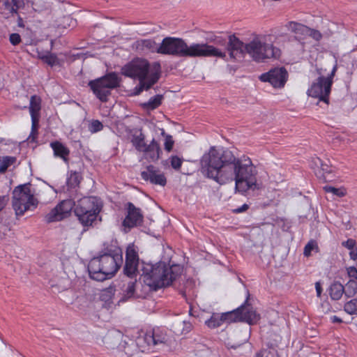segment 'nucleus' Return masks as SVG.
Here are the masks:
<instances>
[{"instance_id":"nucleus-30","label":"nucleus","mask_w":357,"mask_h":357,"mask_svg":"<svg viewBox=\"0 0 357 357\" xmlns=\"http://www.w3.org/2000/svg\"><path fill=\"white\" fill-rule=\"evenodd\" d=\"M131 142L135 149L139 151H142L146 146L144 143V136L140 132L138 135H133L131 139Z\"/></svg>"},{"instance_id":"nucleus-37","label":"nucleus","mask_w":357,"mask_h":357,"mask_svg":"<svg viewBox=\"0 0 357 357\" xmlns=\"http://www.w3.org/2000/svg\"><path fill=\"white\" fill-rule=\"evenodd\" d=\"M318 248L317 244L314 241H310L305 246L303 254L305 257H309L311 255V252L314 250H317Z\"/></svg>"},{"instance_id":"nucleus-38","label":"nucleus","mask_w":357,"mask_h":357,"mask_svg":"<svg viewBox=\"0 0 357 357\" xmlns=\"http://www.w3.org/2000/svg\"><path fill=\"white\" fill-rule=\"evenodd\" d=\"M321 165H323V162L319 158H314L312 159L311 166L312 168L314 169L317 176H319V173L317 172V171Z\"/></svg>"},{"instance_id":"nucleus-5","label":"nucleus","mask_w":357,"mask_h":357,"mask_svg":"<svg viewBox=\"0 0 357 357\" xmlns=\"http://www.w3.org/2000/svg\"><path fill=\"white\" fill-rule=\"evenodd\" d=\"M122 263V251L119 248L108 250L107 252L90 260L88 265L89 275L93 280L103 281L112 278Z\"/></svg>"},{"instance_id":"nucleus-9","label":"nucleus","mask_w":357,"mask_h":357,"mask_svg":"<svg viewBox=\"0 0 357 357\" xmlns=\"http://www.w3.org/2000/svg\"><path fill=\"white\" fill-rule=\"evenodd\" d=\"M119 84L118 75L114 73H109L89 82L93 93L101 102H107L108 96L111 94V90L117 87Z\"/></svg>"},{"instance_id":"nucleus-23","label":"nucleus","mask_w":357,"mask_h":357,"mask_svg":"<svg viewBox=\"0 0 357 357\" xmlns=\"http://www.w3.org/2000/svg\"><path fill=\"white\" fill-rule=\"evenodd\" d=\"M50 146L53 149L55 156L59 157L62 158L64 162H68V156L70 153V151L64 144L56 141L52 142Z\"/></svg>"},{"instance_id":"nucleus-53","label":"nucleus","mask_w":357,"mask_h":357,"mask_svg":"<svg viewBox=\"0 0 357 357\" xmlns=\"http://www.w3.org/2000/svg\"><path fill=\"white\" fill-rule=\"evenodd\" d=\"M263 354L261 352H257L254 357H262Z\"/></svg>"},{"instance_id":"nucleus-3","label":"nucleus","mask_w":357,"mask_h":357,"mask_svg":"<svg viewBox=\"0 0 357 357\" xmlns=\"http://www.w3.org/2000/svg\"><path fill=\"white\" fill-rule=\"evenodd\" d=\"M142 277L145 284L153 290L171 285L182 273L180 265L160 261L155 264H143Z\"/></svg>"},{"instance_id":"nucleus-24","label":"nucleus","mask_w":357,"mask_h":357,"mask_svg":"<svg viewBox=\"0 0 357 357\" xmlns=\"http://www.w3.org/2000/svg\"><path fill=\"white\" fill-rule=\"evenodd\" d=\"M242 310H243V305H241L233 311L222 313L223 323H231L241 321L240 312Z\"/></svg>"},{"instance_id":"nucleus-34","label":"nucleus","mask_w":357,"mask_h":357,"mask_svg":"<svg viewBox=\"0 0 357 357\" xmlns=\"http://www.w3.org/2000/svg\"><path fill=\"white\" fill-rule=\"evenodd\" d=\"M344 311L349 314H357V298L347 302L344 307Z\"/></svg>"},{"instance_id":"nucleus-44","label":"nucleus","mask_w":357,"mask_h":357,"mask_svg":"<svg viewBox=\"0 0 357 357\" xmlns=\"http://www.w3.org/2000/svg\"><path fill=\"white\" fill-rule=\"evenodd\" d=\"M21 41L20 36L18 33H12L10 35V42L12 45H16Z\"/></svg>"},{"instance_id":"nucleus-25","label":"nucleus","mask_w":357,"mask_h":357,"mask_svg":"<svg viewBox=\"0 0 357 357\" xmlns=\"http://www.w3.org/2000/svg\"><path fill=\"white\" fill-rule=\"evenodd\" d=\"M19 8H20V7H17L13 1L10 2L9 0H3L0 6L1 13L5 15L17 13Z\"/></svg>"},{"instance_id":"nucleus-6","label":"nucleus","mask_w":357,"mask_h":357,"mask_svg":"<svg viewBox=\"0 0 357 357\" xmlns=\"http://www.w3.org/2000/svg\"><path fill=\"white\" fill-rule=\"evenodd\" d=\"M245 52L256 62L278 59L280 50L275 47L268 35H257L245 43Z\"/></svg>"},{"instance_id":"nucleus-19","label":"nucleus","mask_w":357,"mask_h":357,"mask_svg":"<svg viewBox=\"0 0 357 357\" xmlns=\"http://www.w3.org/2000/svg\"><path fill=\"white\" fill-rule=\"evenodd\" d=\"M245 47V43L241 42L234 36H229L227 49L229 51L231 57L235 59L238 56H241L246 53Z\"/></svg>"},{"instance_id":"nucleus-27","label":"nucleus","mask_w":357,"mask_h":357,"mask_svg":"<svg viewBox=\"0 0 357 357\" xmlns=\"http://www.w3.org/2000/svg\"><path fill=\"white\" fill-rule=\"evenodd\" d=\"M38 58L50 66L59 64V59L56 55L48 52L45 53H39Z\"/></svg>"},{"instance_id":"nucleus-52","label":"nucleus","mask_w":357,"mask_h":357,"mask_svg":"<svg viewBox=\"0 0 357 357\" xmlns=\"http://www.w3.org/2000/svg\"><path fill=\"white\" fill-rule=\"evenodd\" d=\"M331 320L333 323H341L342 321L340 318L335 315L331 317Z\"/></svg>"},{"instance_id":"nucleus-18","label":"nucleus","mask_w":357,"mask_h":357,"mask_svg":"<svg viewBox=\"0 0 357 357\" xmlns=\"http://www.w3.org/2000/svg\"><path fill=\"white\" fill-rule=\"evenodd\" d=\"M132 47L139 52H156L159 54L160 44H157L153 39H140L136 40Z\"/></svg>"},{"instance_id":"nucleus-49","label":"nucleus","mask_w":357,"mask_h":357,"mask_svg":"<svg viewBox=\"0 0 357 357\" xmlns=\"http://www.w3.org/2000/svg\"><path fill=\"white\" fill-rule=\"evenodd\" d=\"M349 256L350 258L353 260L357 259V247L352 250H350Z\"/></svg>"},{"instance_id":"nucleus-20","label":"nucleus","mask_w":357,"mask_h":357,"mask_svg":"<svg viewBox=\"0 0 357 357\" xmlns=\"http://www.w3.org/2000/svg\"><path fill=\"white\" fill-rule=\"evenodd\" d=\"M287 27L289 31L294 33V37L296 40L300 41L301 43H305L303 40L307 38L309 27L295 22H289Z\"/></svg>"},{"instance_id":"nucleus-31","label":"nucleus","mask_w":357,"mask_h":357,"mask_svg":"<svg viewBox=\"0 0 357 357\" xmlns=\"http://www.w3.org/2000/svg\"><path fill=\"white\" fill-rule=\"evenodd\" d=\"M82 179V176L79 173L77 172H70V176L67 178V184L70 188L77 187Z\"/></svg>"},{"instance_id":"nucleus-29","label":"nucleus","mask_w":357,"mask_h":357,"mask_svg":"<svg viewBox=\"0 0 357 357\" xmlns=\"http://www.w3.org/2000/svg\"><path fill=\"white\" fill-rule=\"evenodd\" d=\"M223 324L222 314L213 313L211 318L205 321V324L210 328H215Z\"/></svg>"},{"instance_id":"nucleus-42","label":"nucleus","mask_w":357,"mask_h":357,"mask_svg":"<svg viewBox=\"0 0 357 357\" xmlns=\"http://www.w3.org/2000/svg\"><path fill=\"white\" fill-rule=\"evenodd\" d=\"M179 325H183V328L181 329V333H188L192 329V324L188 321H183L181 323H179Z\"/></svg>"},{"instance_id":"nucleus-11","label":"nucleus","mask_w":357,"mask_h":357,"mask_svg":"<svg viewBox=\"0 0 357 357\" xmlns=\"http://www.w3.org/2000/svg\"><path fill=\"white\" fill-rule=\"evenodd\" d=\"M74 207L75 203L73 199L63 200L46 215V220L48 222L60 221L67 217Z\"/></svg>"},{"instance_id":"nucleus-28","label":"nucleus","mask_w":357,"mask_h":357,"mask_svg":"<svg viewBox=\"0 0 357 357\" xmlns=\"http://www.w3.org/2000/svg\"><path fill=\"white\" fill-rule=\"evenodd\" d=\"M162 98L161 95H156L151 97L148 102L142 104V107L149 110L155 109L161 105Z\"/></svg>"},{"instance_id":"nucleus-10","label":"nucleus","mask_w":357,"mask_h":357,"mask_svg":"<svg viewBox=\"0 0 357 357\" xmlns=\"http://www.w3.org/2000/svg\"><path fill=\"white\" fill-rule=\"evenodd\" d=\"M336 70L337 66L335 65L333 67L331 72L326 77L320 75L308 89V96L319 98L320 100L327 102ZM319 74L321 75V73L319 72Z\"/></svg>"},{"instance_id":"nucleus-46","label":"nucleus","mask_w":357,"mask_h":357,"mask_svg":"<svg viewBox=\"0 0 357 357\" xmlns=\"http://www.w3.org/2000/svg\"><path fill=\"white\" fill-rule=\"evenodd\" d=\"M8 201L7 196H0V211L6 206Z\"/></svg>"},{"instance_id":"nucleus-26","label":"nucleus","mask_w":357,"mask_h":357,"mask_svg":"<svg viewBox=\"0 0 357 357\" xmlns=\"http://www.w3.org/2000/svg\"><path fill=\"white\" fill-rule=\"evenodd\" d=\"M344 292V287L340 282H334L329 289V294L333 300L337 301L341 298Z\"/></svg>"},{"instance_id":"nucleus-51","label":"nucleus","mask_w":357,"mask_h":357,"mask_svg":"<svg viewBox=\"0 0 357 357\" xmlns=\"http://www.w3.org/2000/svg\"><path fill=\"white\" fill-rule=\"evenodd\" d=\"M17 7H22L24 5V0H12Z\"/></svg>"},{"instance_id":"nucleus-41","label":"nucleus","mask_w":357,"mask_h":357,"mask_svg":"<svg viewBox=\"0 0 357 357\" xmlns=\"http://www.w3.org/2000/svg\"><path fill=\"white\" fill-rule=\"evenodd\" d=\"M342 245L349 250L356 248V242L352 238H349L346 241H343Z\"/></svg>"},{"instance_id":"nucleus-39","label":"nucleus","mask_w":357,"mask_h":357,"mask_svg":"<svg viewBox=\"0 0 357 357\" xmlns=\"http://www.w3.org/2000/svg\"><path fill=\"white\" fill-rule=\"evenodd\" d=\"M171 165L175 169H178L182 164V160L178 156H172L170 159Z\"/></svg>"},{"instance_id":"nucleus-33","label":"nucleus","mask_w":357,"mask_h":357,"mask_svg":"<svg viewBox=\"0 0 357 357\" xmlns=\"http://www.w3.org/2000/svg\"><path fill=\"white\" fill-rule=\"evenodd\" d=\"M135 285H136V282H130L128 284L126 290L125 291V294H124L123 300H126V299L131 298L138 297L135 294Z\"/></svg>"},{"instance_id":"nucleus-45","label":"nucleus","mask_w":357,"mask_h":357,"mask_svg":"<svg viewBox=\"0 0 357 357\" xmlns=\"http://www.w3.org/2000/svg\"><path fill=\"white\" fill-rule=\"evenodd\" d=\"M347 273L350 278L353 280L357 279V268L354 266L347 268Z\"/></svg>"},{"instance_id":"nucleus-21","label":"nucleus","mask_w":357,"mask_h":357,"mask_svg":"<svg viewBox=\"0 0 357 357\" xmlns=\"http://www.w3.org/2000/svg\"><path fill=\"white\" fill-rule=\"evenodd\" d=\"M247 302L248 299L245 301V303L242 305H243V310H241L240 317L241 321H245L249 324H253L259 319V315L250 306H245Z\"/></svg>"},{"instance_id":"nucleus-7","label":"nucleus","mask_w":357,"mask_h":357,"mask_svg":"<svg viewBox=\"0 0 357 357\" xmlns=\"http://www.w3.org/2000/svg\"><path fill=\"white\" fill-rule=\"evenodd\" d=\"M38 201L31 190L30 184L17 186L13 192V208L17 216H21L27 211H33Z\"/></svg>"},{"instance_id":"nucleus-35","label":"nucleus","mask_w":357,"mask_h":357,"mask_svg":"<svg viewBox=\"0 0 357 357\" xmlns=\"http://www.w3.org/2000/svg\"><path fill=\"white\" fill-rule=\"evenodd\" d=\"M324 190L328 193H332L339 197H344L346 194L345 190L341 188H336L333 186L326 185L324 187Z\"/></svg>"},{"instance_id":"nucleus-47","label":"nucleus","mask_w":357,"mask_h":357,"mask_svg":"<svg viewBox=\"0 0 357 357\" xmlns=\"http://www.w3.org/2000/svg\"><path fill=\"white\" fill-rule=\"evenodd\" d=\"M174 142L171 139H166L165 142V149L170 151L173 147Z\"/></svg>"},{"instance_id":"nucleus-43","label":"nucleus","mask_w":357,"mask_h":357,"mask_svg":"<svg viewBox=\"0 0 357 357\" xmlns=\"http://www.w3.org/2000/svg\"><path fill=\"white\" fill-rule=\"evenodd\" d=\"M321 171L323 172V175L325 173H331L332 172L331 167L326 163L323 162V165H321L320 167L318 169V173H319V177H321L322 175H321Z\"/></svg>"},{"instance_id":"nucleus-15","label":"nucleus","mask_w":357,"mask_h":357,"mask_svg":"<svg viewBox=\"0 0 357 357\" xmlns=\"http://www.w3.org/2000/svg\"><path fill=\"white\" fill-rule=\"evenodd\" d=\"M141 176L144 181L155 185L165 186L167 183L165 174L153 165L148 166L146 170L142 172Z\"/></svg>"},{"instance_id":"nucleus-50","label":"nucleus","mask_w":357,"mask_h":357,"mask_svg":"<svg viewBox=\"0 0 357 357\" xmlns=\"http://www.w3.org/2000/svg\"><path fill=\"white\" fill-rule=\"evenodd\" d=\"M315 289H316L317 296L318 297H320L321 294V291H322V288H321V284H320V283L319 282H317L315 283Z\"/></svg>"},{"instance_id":"nucleus-2","label":"nucleus","mask_w":357,"mask_h":357,"mask_svg":"<svg viewBox=\"0 0 357 357\" xmlns=\"http://www.w3.org/2000/svg\"><path fill=\"white\" fill-rule=\"evenodd\" d=\"M159 54L178 57L225 58V52L207 43L188 45L183 39L176 37L165 38L159 47Z\"/></svg>"},{"instance_id":"nucleus-40","label":"nucleus","mask_w":357,"mask_h":357,"mask_svg":"<svg viewBox=\"0 0 357 357\" xmlns=\"http://www.w3.org/2000/svg\"><path fill=\"white\" fill-rule=\"evenodd\" d=\"M307 37H311L315 40L318 41L321 38V34L319 31L309 28Z\"/></svg>"},{"instance_id":"nucleus-32","label":"nucleus","mask_w":357,"mask_h":357,"mask_svg":"<svg viewBox=\"0 0 357 357\" xmlns=\"http://www.w3.org/2000/svg\"><path fill=\"white\" fill-rule=\"evenodd\" d=\"M15 161L16 158L12 156H6L0 158V173H4Z\"/></svg>"},{"instance_id":"nucleus-22","label":"nucleus","mask_w":357,"mask_h":357,"mask_svg":"<svg viewBox=\"0 0 357 357\" xmlns=\"http://www.w3.org/2000/svg\"><path fill=\"white\" fill-rule=\"evenodd\" d=\"M160 151V146L154 139L149 145H146L144 149L142 150L146 158L151 161H155L159 158Z\"/></svg>"},{"instance_id":"nucleus-48","label":"nucleus","mask_w":357,"mask_h":357,"mask_svg":"<svg viewBox=\"0 0 357 357\" xmlns=\"http://www.w3.org/2000/svg\"><path fill=\"white\" fill-rule=\"evenodd\" d=\"M248 209V205L246 204H243L241 206L234 209V212L236 213H243Z\"/></svg>"},{"instance_id":"nucleus-16","label":"nucleus","mask_w":357,"mask_h":357,"mask_svg":"<svg viewBox=\"0 0 357 357\" xmlns=\"http://www.w3.org/2000/svg\"><path fill=\"white\" fill-rule=\"evenodd\" d=\"M142 340L147 344L149 349L158 346H165L167 340V335L160 329H153L152 332L146 333Z\"/></svg>"},{"instance_id":"nucleus-36","label":"nucleus","mask_w":357,"mask_h":357,"mask_svg":"<svg viewBox=\"0 0 357 357\" xmlns=\"http://www.w3.org/2000/svg\"><path fill=\"white\" fill-rule=\"evenodd\" d=\"M103 128L102 123L98 121V120H93L90 122L89 125V130L91 133H96L100 130H102Z\"/></svg>"},{"instance_id":"nucleus-4","label":"nucleus","mask_w":357,"mask_h":357,"mask_svg":"<svg viewBox=\"0 0 357 357\" xmlns=\"http://www.w3.org/2000/svg\"><path fill=\"white\" fill-rule=\"evenodd\" d=\"M121 70L125 76L139 79V84L134 89V93L139 95L143 90L149 89L158 82L160 66L157 63L150 66L146 60L137 59L124 66Z\"/></svg>"},{"instance_id":"nucleus-12","label":"nucleus","mask_w":357,"mask_h":357,"mask_svg":"<svg viewBox=\"0 0 357 357\" xmlns=\"http://www.w3.org/2000/svg\"><path fill=\"white\" fill-rule=\"evenodd\" d=\"M288 73L284 68H278L260 75L261 82H269L274 88L283 87L287 80Z\"/></svg>"},{"instance_id":"nucleus-14","label":"nucleus","mask_w":357,"mask_h":357,"mask_svg":"<svg viewBox=\"0 0 357 357\" xmlns=\"http://www.w3.org/2000/svg\"><path fill=\"white\" fill-rule=\"evenodd\" d=\"M139 264V257L137 251L133 244L128 246L126 253V264L124 273L130 278L135 275Z\"/></svg>"},{"instance_id":"nucleus-17","label":"nucleus","mask_w":357,"mask_h":357,"mask_svg":"<svg viewBox=\"0 0 357 357\" xmlns=\"http://www.w3.org/2000/svg\"><path fill=\"white\" fill-rule=\"evenodd\" d=\"M128 213L123 220V225L126 227L132 228L141 224L143 220V215L139 208L131 203L127 204Z\"/></svg>"},{"instance_id":"nucleus-1","label":"nucleus","mask_w":357,"mask_h":357,"mask_svg":"<svg viewBox=\"0 0 357 357\" xmlns=\"http://www.w3.org/2000/svg\"><path fill=\"white\" fill-rule=\"evenodd\" d=\"M201 164L202 174L220 185L234 181L236 190L242 194L259 188L256 167L248 157L236 158L229 151L211 147Z\"/></svg>"},{"instance_id":"nucleus-13","label":"nucleus","mask_w":357,"mask_h":357,"mask_svg":"<svg viewBox=\"0 0 357 357\" xmlns=\"http://www.w3.org/2000/svg\"><path fill=\"white\" fill-rule=\"evenodd\" d=\"M40 98L33 96L30 99L29 112L31 117V131L29 139L31 138V141L35 140L38 135V125L40 117Z\"/></svg>"},{"instance_id":"nucleus-8","label":"nucleus","mask_w":357,"mask_h":357,"mask_svg":"<svg viewBox=\"0 0 357 357\" xmlns=\"http://www.w3.org/2000/svg\"><path fill=\"white\" fill-rule=\"evenodd\" d=\"M101 210L98 199L95 197H84L77 202L75 213L84 226L91 225Z\"/></svg>"}]
</instances>
